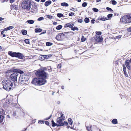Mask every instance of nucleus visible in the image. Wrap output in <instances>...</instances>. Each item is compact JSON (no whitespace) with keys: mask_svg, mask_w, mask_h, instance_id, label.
<instances>
[{"mask_svg":"<svg viewBox=\"0 0 131 131\" xmlns=\"http://www.w3.org/2000/svg\"><path fill=\"white\" fill-rule=\"evenodd\" d=\"M35 75L38 78L34 79L32 83L35 85L40 86L45 84L46 81L45 79L48 77V74L42 69H39L35 72Z\"/></svg>","mask_w":131,"mask_h":131,"instance_id":"f257e3e1","label":"nucleus"},{"mask_svg":"<svg viewBox=\"0 0 131 131\" xmlns=\"http://www.w3.org/2000/svg\"><path fill=\"white\" fill-rule=\"evenodd\" d=\"M4 88L8 91H10L13 86V84L9 80H3L2 82Z\"/></svg>","mask_w":131,"mask_h":131,"instance_id":"f03ea898","label":"nucleus"},{"mask_svg":"<svg viewBox=\"0 0 131 131\" xmlns=\"http://www.w3.org/2000/svg\"><path fill=\"white\" fill-rule=\"evenodd\" d=\"M8 54L12 57L17 58L19 59H23L25 58L24 56L20 52H14L9 51L8 52Z\"/></svg>","mask_w":131,"mask_h":131,"instance_id":"7ed1b4c3","label":"nucleus"},{"mask_svg":"<svg viewBox=\"0 0 131 131\" xmlns=\"http://www.w3.org/2000/svg\"><path fill=\"white\" fill-rule=\"evenodd\" d=\"M120 22L121 24H125L131 23L128 14L124 15L121 17L120 19Z\"/></svg>","mask_w":131,"mask_h":131,"instance_id":"20e7f679","label":"nucleus"},{"mask_svg":"<svg viewBox=\"0 0 131 131\" xmlns=\"http://www.w3.org/2000/svg\"><path fill=\"white\" fill-rule=\"evenodd\" d=\"M65 119V117L63 116V114H61V116L58 117L57 119V123L58 126H62L64 125L63 122Z\"/></svg>","mask_w":131,"mask_h":131,"instance_id":"39448f33","label":"nucleus"},{"mask_svg":"<svg viewBox=\"0 0 131 131\" xmlns=\"http://www.w3.org/2000/svg\"><path fill=\"white\" fill-rule=\"evenodd\" d=\"M103 40V38L102 36H95L92 39V42L95 41L97 42L95 43H96L99 42H102Z\"/></svg>","mask_w":131,"mask_h":131,"instance_id":"423d86ee","label":"nucleus"},{"mask_svg":"<svg viewBox=\"0 0 131 131\" xmlns=\"http://www.w3.org/2000/svg\"><path fill=\"white\" fill-rule=\"evenodd\" d=\"M65 37L63 33H60L57 35L55 38L58 41H61L63 40Z\"/></svg>","mask_w":131,"mask_h":131,"instance_id":"0eeeda50","label":"nucleus"},{"mask_svg":"<svg viewBox=\"0 0 131 131\" xmlns=\"http://www.w3.org/2000/svg\"><path fill=\"white\" fill-rule=\"evenodd\" d=\"M125 65L128 70H131V58L129 60H126L125 61Z\"/></svg>","mask_w":131,"mask_h":131,"instance_id":"6e6552de","label":"nucleus"},{"mask_svg":"<svg viewBox=\"0 0 131 131\" xmlns=\"http://www.w3.org/2000/svg\"><path fill=\"white\" fill-rule=\"evenodd\" d=\"M18 75L17 73H14L11 74L10 77L11 80L14 81H16Z\"/></svg>","mask_w":131,"mask_h":131,"instance_id":"1a4fd4ad","label":"nucleus"},{"mask_svg":"<svg viewBox=\"0 0 131 131\" xmlns=\"http://www.w3.org/2000/svg\"><path fill=\"white\" fill-rule=\"evenodd\" d=\"M64 37H66L67 38H69L71 36L72 34L73 33L72 31H70L67 32H64Z\"/></svg>","mask_w":131,"mask_h":131,"instance_id":"9d476101","label":"nucleus"},{"mask_svg":"<svg viewBox=\"0 0 131 131\" xmlns=\"http://www.w3.org/2000/svg\"><path fill=\"white\" fill-rule=\"evenodd\" d=\"M12 71H13V72L18 73L20 74L23 73H24L23 71L19 69H16L15 67H14L13 68Z\"/></svg>","mask_w":131,"mask_h":131,"instance_id":"9b49d317","label":"nucleus"},{"mask_svg":"<svg viewBox=\"0 0 131 131\" xmlns=\"http://www.w3.org/2000/svg\"><path fill=\"white\" fill-rule=\"evenodd\" d=\"M74 25V23L73 22L72 23H69L65 24L64 26V28L69 27L71 28L72 27H73Z\"/></svg>","mask_w":131,"mask_h":131,"instance_id":"f8f14e48","label":"nucleus"},{"mask_svg":"<svg viewBox=\"0 0 131 131\" xmlns=\"http://www.w3.org/2000/svg\"><path fill=\"white\" fill-rule=\"evenodd\" d=\"M26 76L25 75H22L19 78V81L20 82H24L26 81V79L25 78V77Z\"/></svg>","mask_w":131,"mask_h":131,"instance_id":"ddd939ff","label":"nucleus"},{"mask_svg":"<svg viewBox=\"0 0 131 131\" xmlns=\"http://www.w3.org/2000/svg\"><path fill=\"white\" fill-rule=\"evenodd\" d=\"M106 17L105 16H100L99 17L97 18V20H99L105 21L107 20Z\"/></svg>","mask_w":131,"mask_h":131,"instance_id":"4468645a","label":"nucleus"},{"mask_svg":"<svg viewBox=\"0 0 131 131\" xmlns=\"http://www.w3.org/2000/svg\"><path fill=\"white\" fill-rule=\"evenodd\" d=\"M27 5L25 6V7H24V8L28 9L29 10L31 8V4L29 2L27 3Z\"/></svg>","mask_w":131,"mask_h":131,"instance_id":"2eb2a0df","label":"nucleus"},{"mask_svg":"<svg viewBox=\"0 0 131 131\" xmlns=\"http://www.w3.org/2000/svg\"><path fill=\"white\" fill-rule=\"evenodd\" d=\"M123 71L124 72V73L125 75V77H128V75L126 72V67L125 66V65L124 64L123 65Z\"/></svg>","mask_w":131,"mask_h":131,"instance_id":"dca6fc26","label":"nucleus"},{"mask_svg":"<svg viewBox=\"0 0 131 131\" xmlns=\"http://www.w3.org/2000/svg\"><path fill=\"white\" fill-rule=\"evenodd\" d=\"M51 3V1L49 0L46 1L45 3V5L46 6H48Z\"/></svg>","mask_w":131,"mask_h":131,"instance_id":"f3484780","label":"nucleus"},{"mask_svg":"<svg viewBox=\"0 0 131 131\" xmlns=\"http://www.w3.org/2000/svg\"><path fill=\"white\" fill-rule=\"evenodd\" d=\"M51 125L53 127H55L56 126L58 127L57 123H55L53 120H52L51 121Z\"/></svg>","mask_w":131,"mask_h":131,"instance_id":"a211bd4d","label":"nucleus"},{"mask_svg":"<svg viewBox=\"0 0 131 131\" xmlns=\"http://www.w3.org/2000/svg\"><path fill=\"white\" fill-rule=\"evenodd\" d=\"M28 3V2L26 1H23L22 4V7L23 8H24V7H25V6L27 5V4Z\"/></svg>","mask_w":131,"mask_h":131,"instance_id":"6ab92c4d","label":"nucleus"},{"mask_svg":"<svg viewBox=\"0 0 131 131\" xmlns=\"http://www.w3.org/2000/svg\"><path fill=\"white\" fill-rule=\"evenodd\" d=\"M12 9H16L17 8V6L15 5H12L10 6Z\"/></svg>","mask_w":131,"mask_h":131,"instance_id":"aec40b11","label":"nucleus"},{"mask_svg":"<svg viewBox=\"0 0 131 131\" xmlns=\"http://www.w3.org/2000/svg\"><path fill=\"white\" fill-rule=\"evenodd\" d=\"M21 33L22 34L24 35H27V30L23 29L21 30Z\"/></svg>","mask_w":131,"mask_h":131,"instance_id":"412c9836","label":"nucleus"},{"mask_svg":"<svg viewBox=\"0 0 131 131\" xmlns=\"http://www.w3.org/2000/svg\"><path fill=\"white\" fill-rule=\"evenodd\" d=\"M112 122L113 124H116L118 123L117 120L115 118L113 119L112 121Z\"/></svg>","mask_w":131,"mask_h":131,"instance_id":"4be33fe9","label":"nucleus"},{"mask_svg":"<svg viewBox=\"0 0 131 131\" xmlns=\"http://www.w3.org/2000/svg\"><path fill=\"white\" fill-rule=\"evenodd\" d=\"M91 127L92 126L91 125L87 126L86 127L87 130L88 131H92Z\"/></svg>","mask_w":131,"mask_h":131,"instance_id":"5701e85b","label":"nucleus"},{"mask_svg":"<svg viewBox=\"0 0 131 131\" xmlns=\"http://www.w3.org/2000/svg\"><path fill=\"white\" fill-rule=\"evenodd\" d=\"M61 5L62 6H65L67 7L68 6H69L68 4L66 2L61 3Z\"/></svg>","mask_w":131,"mask_h":131,"instance_id":"b1692460","label":"nucleus"},{"mask_svg":"<svg viewBox=\"0 0 131 131\" xmlns=\"http://www.w3.org/2000/svg\"><path fill=\"white\" fill-rule=\"evenodd\" d=\"M52 56V54H50L47 55H45V57H44V58L46 59H48L50 57H51Z\"/></svg>","mask_w":131,"mask_h":131,"instance_id":"393cba45","label":"nucleus"},{"mask_svg":"<svg viewBox=\"0 0 131 131\" xmlns=\"http://www.w3.org/2000/svg\"><path fill=\"white\" fill-rule=\"evenodd\" d=\"M42 31V29L41 28H36L35 30V32H40Z\"/></svg>","mask_w":131,"mask_h":131,"instance_id":"a878e982","label":"nucleus"},{"mask_svg":"<svg viewBox=\"0 0 131 131\" xmlns=\"http://www.w3.org/2000/svg\"><path fill=\"white\" fill-rule=\"evenodd\" d=\"M68 122L70 125H72L73 123V121L71 118H69L68 119Z\"/></svg>","mask_w":131,"mask_h":131,"instance_id":"bb28decb","label":"nucleus"},{"mask_svg":"<svg viewBox=\"0 0 131 131\" xmlns=\"http://www.w3.org/2000/svg\"><path fill=\"white\" fill-rule=\"evenodd\" d=\"M27 22L29 24H32L34 23V21L32 20H28Z\"/></svg>","mask_w":131,"mask_h":131,"instance_id":"cd10ccee","label":"nucleus"},{"mask_svg":"<svg viewBox=\"0 0 131 131\" xmlns=\"http://www.w3.org/2000/svg\"><path fill=\"white\" fill-rule=\"evenodd\" d=\"M62 27V26L61 25H60L57 26L56 27V29L58 30H59L61 29Z\"/></svg>","mask_w":131,"mask_h":131,"instance_id":"c85d7f7f","label":"nucleus"},{"mask_svg":"<svg viewBox=\"0 0 131 131\" xmlns=\"http://www.w3.org/2000/svg\"><path fill=\"white\" fill-rule=\"evenodd\" d=\"M71 29L73 31H74L75 30H76L77 31H78L79 30V29L78 28L74 27H72L71 28Z\"/></svg>","mask_w":131,"mask_h":131,"instance_id":"c756f323","label":"nucleus"},{"mask_svg":"<svg viewBox=\"0 0 131 131\" xmlns=\"http://www.w3.org/2000/svg\"><path fill=\"white\" fill-rule=\"evenodd\" d=\"M89 19L87 17H86L85 18L84 21L85 23H88L89 22Z\"/></svg>","mask_w":131,"mask_h":131,"instance_id":"7c9ffc66","label":"nucleus"},{"mask_svg":"<svg viewBox=\"0 0 131 131\" xmlns=\"http://www.w3.org/2000/svg\"><path fill=\"white\" fill-rule=\"evenodd\" d=\"M86 39V38H85L83 36H82L81 39V41L82 42H84L85 41Z\"/></svg>","mask_w":131,"mask_h":131,"instance_id":"2f4dec72","label":"nucleus"},{"mask_svg":"<svg viewBox=\"0 0 131 131\" xmlns=\"http://www.w3.org/2000/svg\"><path fill=\"white\" fill-rule=\"evenodd\" d=\"M47 70L49 72H50L52 71V69L51 68L50 66H47Z\"/></svg>","mask_w":131,"mask_h":131,"instance_id":"473e14b6","label":"nucleus"},{"mask_svg":"<svg viewBox=\"0 0 131 131\" xmlns=\"http://www.w3.org/2000/svg\"><path fill=\"white\" fill-rule=\"evenodd\" d=\"M106 9L108 11H110V12H113V11L112 9L108 7H106Z\"/></svg>","mask_w":131,"mask_h":131,"instance_id":"72a5a7b5","label":"nucleus"},{"mask_svg":"<svg viewBox=\"0 0 131 131\" xmlns=\"http://www.w3.org/2000/svg\"><path fill=\"white\" fill-rule=\"evenodd\" d=\"M57 16L59 17H63V15L61 13H58L57 14Z\"/></svg>","mask_w":131,"mask_h":131,"instance_id":"f704fd0d","label":"nucleus"},{"mask_svg":"<svg viewBox=\"0 0 131 131\" xmlns=\"http://www.w3.org/2000/svg\"><path fill=\"white\" fill-rule=\"evenodd\" d=\"M101 34V31H96V34L97 35L96 36H100Z\"/></svg>","mask_w":131,"mask_h":131,"instance_id":"c9c22d12","label":"nucleus"},{"mask_svg":"<svg viewBox=\"0 0 131 131\" xmlns=\"http://www.w3.org/2000/svg\"><path fill=\"white\" fill-rule=\"evenodd\" d=\"M87 5V3L85 2L83 3L82 4V6L83 7H85Z\"/></svg>","mask_w":131,"mask_h":131,"instance_id":"e433bc0d","label":"nucleus"},{"mask_svg":"<svg viewBox=\"0 0 131 131\" xmlns=\"http://www.w3.org/2000/svg\"><path fill=\"white\" fill-rule=\"evenodd\" d=\"M52 43L50 42H47L46 43V45L47 46H51L52 45Z\"/></svg>","mask_w":131,"mask_h":131,"instance_id":"4c0bfd02","label":"nucleus"},{"mask_svg":"<svg viewBox=\"0 0 131 131\" xmlns=\"http://www.w3.org/2000/svg\"><path fill=\"white\" fill-rule=\"evenodd\" d=\"M29 39H26L24 40V41L26 44H29L30 42L29 41Z\"/></svg>","mask_w":131,"mask_h":131,"instance_id":"58836bf2","label":"nucleus"},{"mask_svg":"<svg viewBox=\"0 0 131 131\" xmlns=\"http://www.w3.org/2000/svg\"><path fill=\"white\" fill-rule=\"evenodd\" d=\"M111 2H112V4L114 5H115L117 4L115 0H112Z\"/></svg>","mask_w":131,"mask_h":131,"instance_id":"ea45409f","label":"nucleus"},{"mask_svg":"<svg viewBox=\"0 0 131 131\" xmlns=\"http://www.w3.org/2000/svg\"><path fill=\"white\" fill-rule=\"evenodd\" d=\"M14 26H9L8 27H7V30H9L14 28Z\"/></svg>","mask_w":131,"mask_h":131,"instance_id":"a19ab883","label":"nucleus"},{"mask_svg":"<svg viewBox=\"0 0 131 131\" xmlns=\"http://www.w3.org/2000/svg\"><path fill=\"white\" fill-rule=\"evenodd\" d=\"M13 72V71H12V70H7L6 72V73L7 74V73H11Z\"/></svg>","mask_w":131,"mask_h":131,"instance_id":"79ce46f5","label":"nucleus"},{"mask_svg":"<svg viewBox=\"0 0 131 131\" xmlns=\"http://www.w3.org/2000/svg\"><path fill=\"white\" fill-rule=\"evenodd\" d=\"M45 121H43L39 120L38 121V123L40 124H43Z\"/></svg>","mask_w":131,"mask_h":131,"instance_id":"37998d69","label":"nucleus"},{"mask_svg":"<svg viewBox=\"0 0 131 131\" xmlns=\"http://www.w3.org/2000/svg\"><path fill=\"white\" fill-rule=\"evenodd\" d=\"M92 10L95 12H97L99 10L95 8H92Z\"/></svg>","mask_w":131,"mask_h":131,"instance_id":"c03bdc74","label":"nucleus"},{"mask_svg":"<svg viewBox=\"0 0 131 131\" xmlns=\"http://www.w3.org/2000/svg\"><path fill=\"white\" fill-rule=\"evenodd\" d=\"M78 21L79 23H82L83 22V20L82 19H79L78 20Z\"/></svg>","mask_w":131,"mask_h":131,"instance_id":"a18cd8bd","label":"nucleus"},{"mask_svg":"<svg viewBox=\"0 0 131 131\" xmlns=\"http://www.w3.org/2000/svg\"><path fill=\"white\" fill-rule=\"evenodd\" d=\"M113 16V14H108L107 15V17L108 18L111 17Z\"/></svg>","mask_w":131,"mask_h":131,"instance_id":"49530a36","label":"nucleus"},{"mask_svg":"<svg viewBox=\"0 0 131 131\" xmlns=\"http://www.w3.org/2000/svg\"><path fill=\"white\" fill-rule=\"evenodd\" d=\"M74 15V13L71 12L69 14V15L70 16H71Z\"/></svg>","mask_w":131,"mask_h":131,"instance_id":"de8ad7c7","label":"nucleus"},{"mask_svg":"<svg viewBox=\"0 0 131 131\" xmlns=\"http://www.w3.org/2000/svg\"><path fill=\"white\" fill-rule=\"evenodd\" d=\"M61 67V63L59 64L57 66V68L58 69H60Z\"/></svg>","mask_w":131,"mask_h":131,"instance_id":"09e8293b","label":"nucleus"},{"mask_svg":"<svg viewBox=\"0 0 131 131\" xmlns=\"http://www.w3.org/2000/svg\"><path fill=\"white\" fill-rule=\"evenodd\" d=\"M43 19L44 18L43 17H40L38 19V20L39 21H40Z\"/></svg>","mask_w":131,"mask_h":131,"instance_id":"8fccbe9b","label":"nucleus"},{"mask_svg":"<svg viewBox=\"0 0 131 131\" xmlns=\"http://www.w3.org/2000/svg\"><path fill=\"white\" fill-rule=\"evenodd\" d=\"M3 33H4V31H1V34L2 35H3V37H5L6 36V35L5 34H3Z\"/></svg>","mask_w":131,"mask_h":131,"instance_id":"3c124183","label":"nucleus"},{"mask_svg":"<svg viewBox=\"0 0 131 131\" xmlns=\"http://www.w3.org/2000/svg\"><path fill=\"white\" fill-rule=\"evenodd\" d=\"M45 124L47 125L50 126L49 124V122L48 121H46L45 122Z\"/></svg>","mask_w":131,"mask_h":131,"instance_id":"603ef678","label":"nucleus"},{"mask_svg":"<svg viewBox=\"0 0 131 131\" xmlns=\"http://www.w3.org/2000/svg\"><path fill=\"white\" fill-rule=\"evenodd\" d=\"M63 123L64 125H65L66 126L68 125V123L66 121H64V122H63Z\"/></svg>","mask_w":131,"mask_h":131,"instance_id":"864d4df0","label":"nucleus"},{"mask_svg":"<svg viewBox=\"0 0 131 131\" xmlns=\"http://www.w3.org/2000/svg\"><path fill=\"white\" fill-rule=\"evenodd\" d=\"M119 60L116 61H115V65L116 66L119 63Z\"/></svg>","mask_w":131,"mask_h":131,"instance_id":"5fc2aeb1","label":"nucleus"},{"mask_svg":"<svg viewBox=\"0 0 131 131\" xmlns=\"http://www.w3.org/2000/svg\"><path fill=\"white\" fill-rule=\"evenodd\" d=\"M51 116H52V115H51L49 117L46 118L45 119V120H48L51 118Z\"/></svg>","mask_w":131,"mask_h":131,"instance_id":"6e6d98bb","label":"nucleus"},{"mask_svg":"<svg viewBox=\"0 0 131 131\" xmlns=\"http://www.w3.org/2000/svg\"><path fill=\"white\" fill-rule=\"evenodd\" d=\"M47 70V67H44L43 68L42 70H44V71H46Z\"/></svg>","mask_w":131,"mask_h":131,"instance_id":"4d7b16f0","label":"nucleus"},{"mask_svg":"<svg viewBox=\"0 0 131 131\" xmlns=\"http://www.w3.org/2000/svg\"><path fill=\"white\" fill-rule=\"evenodd\" d=\"M127 30L129 32H131V27H129L127 29Z\"/></svg>","mask_w":131,"mask_h":131,"instance_id":"13d9d810","label":"nucleus"},{"mask_svg":"<svg viewBox=\"0 0 131 131\" xmlns=\"http://www.w3.org/2000/svg\"><path fill=\"white\" fill-rule=\"evenodd\" d=\"M47 17L49 19H51L52 18V16L50 15H47Z\"/></svg>","mask_w":131,"mask_h":131,"instance_id":"bf43d9fd","label":"nucleus"},{"mask_svg":"<svg viewBox=\"0 0 131 131\" xmlns=\"http://www.w3.org/2000/svg\"><path fill=\"white\" fill-rule=\"evenodd\" d=\"M3 3L5 2H7L8 1V0H0Z\"/></svg>","mask_w":131,"mask_h":131,"instance_id":"052dcab7","label":"nucleus"},{"mask_svg":"<svg viewBox=\"0 0 131 131\" xmlns=\"http://www.w3.org/2000/svg\"><path fill=\"white\" fill-rule=\"evenodd\" d=\"M129 18L130 20V22L131 23V14H128Z\"/></svg>","mask_w":131,"mask_h":131,"instance_id":"680f3d73","label":"nucleus"},{"mask_svg":"<svg viewBox=\"0 0 131 131\" xmlns=\"http://www.w3.org/2000/svg\"><path fill=\"white\" fill-rule=\"evenodd\" d=\"M95 21V20L94 19H92L91 20V22L92 24H94V21Z\"/></svg>","mask_w":131,"mask_h":131,"instance_id":"e2e57ef3","label":"nucleus"},{"mask_svg":"<svg viewBox=\"0 0 131 131\" xmlns=\"http://www.w3.org/2000/svg\"><path fill=\"white\" fill-rule=\"evenodd\" d=\"M10 2L12 3L14 1V0H9Z\"/></svg>","mask_w":131,"mask_h":131,"instance_id":"0e129e2a","label":"nucleus"},{"mask_svg":"<svg viewBox=\"0 0 131 131\" xmlns=\"http://www.w3.org/2000/svg\"><path fill=\"white\" fill-rule=\"evenodd\" d=\"M8 30H7V28H5L3 30V31H7Z\"/></svg>","mask_w":131,"mask_h":131,"instance_id":"69168bd1","label":"nucleus"},{"mask_svg":"<svg viewBox=\"0 0 131 131\" xmlns=\"http://www.w3.org/2000/svg\"><path fill=\"white\" fill-rule=\"evenodd\" d=\"M70 10L74 11V8L73 7H72L70 9Z\"/></svg>","mask_w":131,"mask_h":131,"instance_id":"338daca9","label":"nucleus"},{"mask_svg":"<svg viewBox=\"0 0 131 131\" xmlns=\"http://www.w3.org/2000/svg\"><path fill=\"white\" fill-rule=\"evenodd\" d=\"M57 24V22H54L53 23V24L54 25H56Z\"/></svg>","mask_w":131,"mask_h":131,"instance_id":"774afa93","label":"nucleus"}]
</instances>
